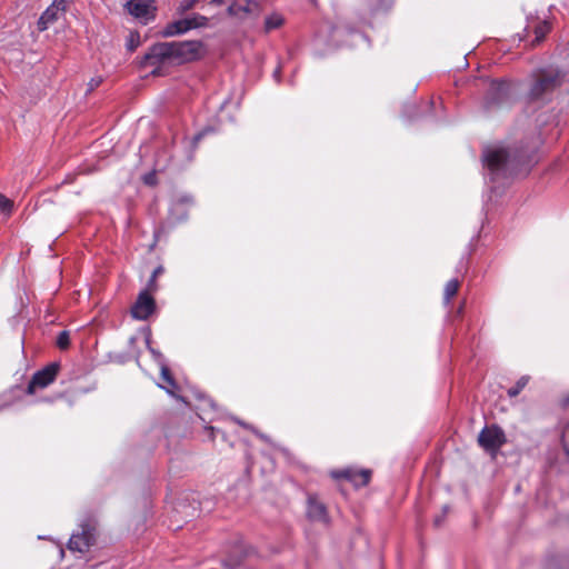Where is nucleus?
I'll use <instances>...</instances> for the list:
<instances>
[{
	"label": "nucleus",
	"instance_id": "nucleus-17",
	"mask_svg": "<svg viewBox=\"0 0 569 569\" xmlns=\"http://www.w3.org/2000/svg\"><path fill=\"white\" fill-rule=\"evenodd\" d=\"M458 289H459V282L458 280L456 279H451L447 282L446 287H445V292H443V298H445V302L446 303H449V301L451 300V298L453 296H456V293L458 292Z\"/></svg>",
	"mask_w": 569,
	"mask_h": 569
},
{
	"label": "nucleus",
	"instance_id": "nucleus-31",
	"mask_svg": "<svg viewBox=\"0 0 569 569\" xmlns=\"http://www.w3.org/2000/svg\"><path fill=\"white\" fill-rule=\"evenodd\" d=\"M355 37L359 38V39H361L363 41L366 40V37L363 34H360V33H356Z\"/></svg>",
	"mask_w": 569,
	"mask_h": 569
},
{
	"label": "nucleus",
	"instance_id": "nucleus-23",
	"mask_svg": "<svg viewBox=\"0 0 569 569\" xmlns=\"http://www.w3.org/2000/svg\"><path fill=\"white\" fill-rule=\"evenodd\" d=\"M12 201L7 198L6 196H3L2 193H0V210L4 213H10L11 210H12Z\"/></svg>",
	"mask_w": 569,
	"mask_h": 569
},
{
	"label": "nucleus",
	"instance_id": "nucleus-4",
	"mask_svg": "<svg viewBox=\"0 0 569 569\" xmlns=\"http://www.w3.org/2000/svg\"><path fill=\"white\" fill-rule=\"evenodd\" d=\"M478 442L486 451L495 455L506 442L505 432L495 425L485 427L478 436Z\"/></svg>",
	"mask_w": 569,
	"mask_h": 569
},
{
	"label": "nucleus",
	"instance_id": "nucleus-32",
	"mask_svg": "<svg viewBox=\"0 0 569 569\" xmlns=\"http://www.w3.org/2000/svg\"><path fill=\"white\" fill-rule=\"evenodd\" d=\"M238 551H239V552H243V548H242V546H238V547H237V550H236L234 552H238Z\"/></svg>",
	"mask_w": 569,
	"mask_h": 569
},
{
	"label": "nucleus",
	"instance_id": "nucleus-20",
	"mask_svg": "<svg viewBox=\"0 0 569 569\" xmlns=\"http://www.w3.org/2000/svg\"><path fill=\"white\" fill-rule=\"evenodd\" d=\"M187 21L190 22L191 29H197L206 27L208 23V18L199 13H193L190 17H187Z\"/></svg>",
	"mask_w": 569,
	"mask_h": 569
},
{
	"label": "nucleus",
	"instance_id": "nucleus-1",
	"mask_svg": "<svg viewBox=\"0 0 569 569\" xmlns=\"http://www.w3.org/2000/svg\"><path fill=\"white\" fill-rule=\"evenodd\" d=\"M201 43L199 41H173L161 42L152 46L144 54L141 64L153 68L154 72L164 63L181 64L194 61L201 56Z\"/></svg>",
	"mask_w": 569,
	"mask_h": 569
},
{
	"label": "nucleus",
	"instance_id": "nucleus-27",
	"mask_svg": "<svg viewBox=\"0 0 569 569\" xmlns=\"http://www.w3.org/2000/svg\"><path fill=\"white\" fill-rule=\"evenodd\" d=\"M101 83V78H93L89 81L88 86H89V90H93L94 88H97L99 84Z\"/></svg>",
	"mask_w": 569,
	"mask_h": 569
},
{
	"label": "nucleus",
	"instance_id": "nucleus-11",
	"mask_svg": "<svg viewBox=\"0 0 569 569\" xmlns=\"http://www.w3.org/2000/svg\"><path fill=\"white\" fill-rule=\"evenodd\" d=\"M146 342L148 345V349L149 351L151 352V355L153 356V359L159 363L160 366V371H161V377L163 378V380L167 381V383L169 385L170 388H167V387H163L161 385H158L160 388L164 389L170 396L172 397H176L174 392H173V389L177 388V383L176 381L173 380V378L171 377L170 375V371H169V368L168 366L166 365L164 360H163V357L162 355L153 349L151 346H150V338L148 337L146 339Z\"/></svg>",
	"mask_w": 569,
	"mask_h": 569
},
{
	"label": "nucleus",
	"instance_id": "nucleus-13",
	"mask_svg": "<svg viewBox=\"0 0 569 569\" xmlns=\"http://www.w3.org/2000/svg\"><path fill=\"white\" fill-rule=\"evenodd\" d=\"M231 16L243 19L247 16L259 13V3L254 0L238 1L228 7Z\"/></svg>",
	"mask_w": 569,
	"mask_h": 569
},
{
	"label": "nucleus",
	"instance_id": "nucleus-8",
	"mask_svg": "<svg viewBox=\"0 0 569 569\" xmlns=\"http://www.w3.org/2000/svg\"><path fill=\"white\" fill-rule=\"evenodd\" d=\"M511 93V84L506 81H492L488 89L486 108L490 109L496 104L505 102Z\"/></svg>",
	"mask_w": 569,
	"mask_h": 569
},
{
	"label": "nucleus",
	"instance_id": "nucleus-19",
	"mask_svg": "<svg viewBox=\"0 0 569 569\" xmlns=\"http://www.w3.org/2000/svg\"><path fill=\"white\" fill-rule=\"evenodd\" d=\"M528 382H529V377L522 376L520 379H518L516 385L508 390V396L511 398L518 396L523 390V388L528 385Z\"/></svg>",
	"mask_w": 569,
	"mask_h": 569
},
{
	"label": "nucleus",
	"instance_id": "nucleus-12",
	"mask_svg": "<svg viewBox=\"0 0 569 569\" xmlns=\"http://www.w3.org/2000/svg\"><path fill=\"white\" fill-rule=\"evenodd\" d=\"M333 478H346L350 482H352L356 487L366 486L370 480V471L367 469L355 470V469H345L341 471H335L331 473Z\"/></svg>",
	"mask_w": 569,
	"mask_h": 569
},
{
	"label": "nucleus",
	"instance_id": "nucleus-34",
	"mask_svg": "<svg viewBox=\"0 0 569 569\" xmlns=\"http://www.w3.org/2000/svg\"><path fill=\"white\" fill-rule=\"evenodd\" d=\"M202 133L198 134L194 139L199 140L201 138Z\"/></svg>",
	"mask_w": 569,
	"mask_h": 569
},
{
	"label": "nucleus",
	"instance_id": "nucleus-33",
	"mask_svg": "<svg viewBox=\"0 0 569 569\" xmlns=\"http://www.w3.org/2000/svg\"><path fill=\"white\" fill-rule=\"evenodd\" d=\"M222 1L223 0H212V2L216 3V4H220V3H222Z\"/></svg>",
	"mask_w": 569,
	"mask_h": 569
},
{
	"label": "nucleus",
	"instance_id": "nucleus-5",
	"mask_svg": "<svg viewBox=\"0 0 569 569\" xmlns=\"http://www.w3.org/2000/svg\"><path fill=\"white\" fill-rule=\"evenodd\" d=\"M59 369V363L52 362L46 366L43 369L34 372L28 385L27 392L29 395H33L37 390L48 387L56 380Z\"/></svg>",
	"mask_w": 569,
	"mask_h": 569
},
{
	"label": "nucleus",
	"instance_id": "nucleus-18",
	"mask_svg": "<svg viewBox=\"0 0 569 569\" xmlns=\"http://www.w3.org/2000/svg\"><path fill=\"white\" fill-rule=\"evenodd\" d=\"M550 31V26L547 21L540 22L535 27V43H540L546 34Z\"/></svg>",
	"mask_w": 569,
	"mask_h": 569
},
{
	"label": "nucleus",
	"instance_id": "nucleus-21",
	"mask_svg": "<svg viewBox=\"0 0 569 569\" xmlns=\"http://www.w3.org/2000/svg\"><path fill=\"white\" fill-rule=\"evenodd\" d=\"M57 346L61 349V350H66L69 348L70 346V333L69 331L67 330H63L59 333V336L57 337Z\"/></svg>",
	"mask_w": 569,
	"mask_h": 569
},
{
	"label": "nucleus",
	"instance_id": "nucleus-15",
	"mask_svg": "<svg viewBox=\"0 0 569 569\" xmlns=\"http://www.w3.org/2000/svg\"><path fill=\"white\" fill-rule=\"evenodd\" d=\"M191 30V24L187 21V18L179 19L177 21H172L168 23L163 30L161 31L163 37H174L182 34L187 31Z\"/></svg>",
	"mask_w": 569,
	"mask_h": 569
},
{
	"label": "nucleus",
	"instance_id": "nucleus-9",
	"mask_svg": "<svg viewBox=\"0 0 569 569\" xmlns=\"http://www.w3.org/2000/svg\"><path fill=\"white\" fill-rule=\"evenodd\" d=\"M154 308V299L147 291H141L131 308V315L134 319L147 320Z\"/></svg>",
	"mask_w": 569,
	"mask_h": 569
},
{
	"label": "nucleus",
	"instance_id": "nucleus-3",
	"mask_svg": "<svg viewBox=\"0 0 569 569\" xmlns=\"http://www.w3.org/2000/svg\"><path fill=\"white\" fill-rule=\"evenodd\" d=\"M561 82L560 73L556 70L541 72L532 84L529 97L531 100H538L553 91Z\"/></svg>",
	"mask_w": 569,
	"mask_h": 569
},
{
	"label": "nucleus",
	"instance_id": "nucleus-16",
	"mask_svg": "<svg viewBox=\"0 0 569 569\" xmlns=\"http://www.w3.org/2000/svg\"><path fill=\"white\" fill-rule=\"evenodd\" d=\"M284 22L283 17L280 13H271L264 20L266 31H271L280 28Z\"/></svg>",
	"mask_w": 569,
	"mask_h": 569
},
{
	"label": "nucleus",
	"instance_id": "nucleus-7",
	"mask_svg": "<svg viewBox=\"0 0 569 569\" xmlns=\"http://www.w3.org/2000/svg\"><path fill=\"white\" fill-rule=\"evenodd\" d=\"M96 541L94 527L90 523L81 525V531L73 533L68 543V548L71 551L84 553Z\"/></svg>",
	"mask_w": 569,
	"mask_h": 569
},
{
	"label": "nucleus",
	"instance_id": "nucleus-14",
	"mask_svg": "<svg viewBox=\"0 0 569 569\" xmlns=\"http://www.w3.org/2000/svg\"><path fill=\"white\" fill-rule=\"evenodd\" d=\"M307 515L313 521L327 522L328 515L323 503L318 501L315 497H309L307 506Z\"/></svg>",
	"mask_w": 569,
	"mask_h": 569
},
{
	"label": "nucleus",
	"instance_id": "nucleus-6",
	"mask_svg": "<svg viewBox=\"0 0 569 569\" xmlns=\"http://www.w3.org/2000/svg\"><path fill=\"white\" fill-rule=\"evenodd\" d=\"M128 12L147 24L156 18V0H129L126 3Z\"/></svg>",
	"mask_w": 569,
	"mask_h": 569
},
{
	"label": "nucleus",
	"instance_id": "nucleus-10",
	"mask_svg": "<svg viewBox=\"0 0 569 569\" xmlns=\"http://www.w3.org/2000/svg\"><path fill=\"white\" fill-rule=\"evenodd\" d=\"M66 10L64 0H54L50 7L41 14L38 21V28L40 31L48 29L49 24L58 20L59 17Z\"/></svg>",
	"mask_w": 569,
	"mask_h": 569
},
{
	"label": "nucleus",
	"instance_id": "nucleus-29",
	"mask_svg": "<svg viewBox=\"0 0 569 569\" xmlns=\"http://www.w3.org/2000/svg\"><path fill=\"white\" fill-rule=\"evenodd\" d=\"M238 565V561H232L231 559L224 561V566L232 569Z\"/></svg>",
	"mask_w": 569,
	"mask_h": 569
},
{
	"label": "nucleus",
	"instance_id": "nucleus-25",
	"mask_svg": "<svg viewBox=\"0 0 569 569\" xmlns=\"http://www.w3.org/2000/svg\"><path fill=\"white\" fill-rule=\"evenodd\" d=\"M197 2L198 0H182L178 7L179 13H184L186 11L192 9Z\"/></svg>",
	"mask_w": 569,
	"mask_h": 569
},
{
	"label": "nucleus",
	"instance_id": "nucleus-30",
	"mask_svg": "<svg viewBox=\"0 0 569 569\" xmlns=\"http://www.w3.org/2000/svg\"><path fill=\"white\" fill-rule=\"evenodd\" d=\"M279 74H280V70L279 69H276L274 72H273V77L277 81H279Z\"/></svg>",
	"mask_w": 569,
	"mask_h": 569
},
{
	"label": "nucleus",
	"instance_id": "nucleus-26",
	"mask_svg": "<svg viewBox=\"0 0 569 569\" xmlns=\"http://www.w3.org/2000/svg\"><path fill=\"white\" fill-rule=\"evenodd\" d=\"M562 445L566 453L569 456V423L563 428L562 431Z\"/></svg>",
	"mask_w": 569,
	"mask_h": 569
},
{
	"label": "nucleus",
	"instance_id": "nucleus-22",
	"mask_svg": "<svg viewBox=\"0 0 569 569\" xmlns=\"http://www.w3.org/2000/svg\"><path fill=\"white\" fill-rule=\"evenodd\" d=\"M140 44V36L137 32H131L127 39L126 47L129 51H134Z\"/></svg>",
	"mask_w": 569,
	"mask_h": 569
},
{
	"label": "nucleus",
	"instance_id": "nucleus-28",
	"mask_svg": "<svg viewBox=\"0 0 569 569\" xmlns=\"http://www.w3.org/2000/svg\"><path fill=\"white\" fill-rule=\"evenodd\" d=\"M144 182L147 184H152L153 183V180H154V174L153 173H150V174H146L144 178H143Z\"/></svg>",
	"mask_w": 569,
	"mask_h": 569
},
{
	"label": "nucleus",
	"instance_id": "nucleus-24",
	"mask_svg": "<svg viewBox=\"0 0 569 569\" xmlns=\"http://www.w3.org/2000/svg\"><path fill=\"white\" fill-rule=\"evenodd\" d=\"M162 272H163V268L161 266L157 267L153 270L151 278L149 280V283H148L149 289H151V290L157 289L156 279H158V276L161 274Z\"/></svg>",
	"mask_w": 569,
	"mask_h": 569
},
{
	"label": "nucleus",
	"instance_id": "nucleus-2",
	"mask_svg": "<svg viewBox=\"0 0 569 569\" xmlns=\"http://www.w3.org/2000/svg\"><path fill=\"white\" fill-rule=\"evenodd\" d=\"M482 162L491 182L507 178L513 168V158L502 144L488 146L482 152Z\"/></svg>",
	"mask_w": 569,
	"mask_h": 569
}]
</instances>
